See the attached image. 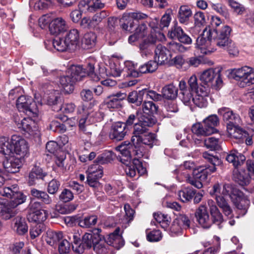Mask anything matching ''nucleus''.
Instances as JSON below:
<instances>
[{
	"label": "nucleus",
	"mask_w": 254,
	"mask_h": 254,
	"mask_svg": "<svg viewBox=\"0 0 254 254\" xmlns=\"http://www.w3.org/2000/svg\"><path fill=\"white\" fill-rule=\"evenodd\" d=\"M86 173L87 176L100 179L103 176V168L98 164H93L89 167Z\"/></svg>",
	"instance_id": "nucleus-47"
},
{
	"label": "nucleus",
	"mask_w": 254,
	"mask_h": 254,
	"mask_svg": "<svg viewBox=\"0 0 254 254\" xmlns=\"http://www.w3.org/2000/svg\"><path fill=\"white\" fill-rule=\"evenodd\" d=\"M231 74L235 80L241 81L240 86L242 87L254 84V69L251 67L245 66L233 69Z\"/></svg>",
	"instance_id": "nucleus-8"
},
{
	"label": "nucleus",
	"mask_w": 254,
	"mask_h": 254,
	"mask_svg": "<svg viewBox=\"0 0 254 254\" xmlns=\"http://www.w3.org/2000/svg\"><path fill=\"white\" fill-rule=\"evenodd\" d=\"M14 230L19 235H24L28 231V226L25 218L17 216L13 220Z\"/></svg>",
	"instance_id": "nucleus-37"
},
{
	"label": "nucleus",
	"mask_w": 254,
	"mask_h": 254,
	"mask_svg": "<svg viewBox=\"0 0 254 254\" xmlns=\"http://www.w3.org/2000/svg\"><path fill=\"white\" fill-rule=\"evenodd\" d=\"M44 225L42 223L33 225L30 229V235L32 239L38 237L44 231Z\"/></svg>",
	"instance_id": "nucleus-55"
},
{
	"label": "nucleus",
	"mask_w": 254,
	"mask_h": 254,
	"mask_svg": "<svg viewBox=\"0 0 254 254\" xmlns=\"http://www.w3.org/2000/svg\"><path fill=\"white\" fill-rule=\"evenodd\" d=\"M71 50H74L79 41V32L76 29H72L66 34L64 38Z\"/></svg>",
	"instance_id": "nucleus-35"
},
{
	"label": "nucleus",
	"mask_w": 254,
	"mask_h": 254,
	"mask_svg": "<svg viewBox=\"0 0 254 254\" xmlns=\"http://www.w3.org/2000/svg\"><path fill=\"white\" fill-rule=\"evenodd\" d=\"M171 54L169 50L161 44H158L155 50V59L158 64L162 65L170 62Z\"/></svg>",
	"instance_id": "nucleus-19"
},
{
	"label": "nucleus",
	"mask_w": 254,
	"mask_h": 254,
	"mask_svg": "<svg viewBox=\"0 0 254 254\" xmlns=\"http://www.w3.org/2000/svg\"><path fill=\"white\" fill-rule=\"evenodd\" d=\"M60 82L66 92H70L73 90V84L75 81L69 74L66 73V75L61 76Z\"/></svg>",
	"instance_id": "nucleus-42"
},
{
	"label": "nucleus",
	"mask_w": 254,
	"mask_h": 254,
	"mask_svg": "<svg viewBox=\"0 0 254 254\" xmlns=\"http://www.w3.org/2000/svg\"><path fill=\"white\" fill-rule=\"evenodd\" d=\"M124 210L125 211V216L123 223H129L133 220L135 211L128 204H125Z\"/></svg>",
	"instance_id": "nucleus-57"
},
{
	"label": "nucleus",
	"mask_w": 254,
	"mask_h": 254,
	"mask_svg": "<svg viewBox=\"0 0 254 254\" xmlns=\"http://www.w3.org/2000/svg\"><path fill=\"white\" fill-rule=\"evenodd\" d=\"M221 187L219 183L215 184L212 188V195L215 196L217 205L221 208L224 215L229 218L233 217V211L224 195L221 194Z\"/></svg>",
	"instance_id": "nucleus-12"
},
{
	"label": "nucleus",
	"mask_w": 254,
	"mask_h": 254,
	"mask_svg": "<svg viewBox=\"0 0 254 254\" xmlns=\"http://www.w3.org/2000/svg\"><path fill=\"white\" fill-rule=\"evenodd\" d=\"M104 7V3L101 0H82L79 4V8L85 12H93Z\"/></svg>",
	"instance_id": "nucleus-26"
},
{
	"label": "nucleus",
	"mask_w": 254,
	"mask_h": 254,
	"mask_svg": "<svg viewBox=\"0 0 254 254\" xmlns=\"http://www.w3.org/2000/svg\"><path fill=\"white\" fill-rule=\"evenodd\" d=\"M218 113L219 115L223 117V120L227 122V126L236 125L240 124L241 119L238 114H235L229 108L226 107H222L218 109Z\"/></svg>",
	"instance_id": "nucleus-17"
},
{
	"label": "nucleus",
	"mask_w": 254,
	"mask_h": 254,
	"mask_svg": "<svg viewBox=\"0 0 254 254\" xmlns=\"http://www.w3.org/2000/svg\"><path fill=\"white\" fill-rule=\"evenodd\" d=\"M140 131L137 129L135 131V135L132 136L131 142L125 141L119 145L117 149L121 154L120 160L125 165L124 169L127 176L133 178L136 175L135 166L132 163V156L137 158L142 157L148 148H151L154 143H151V137L143 139L139 135Z\"/></svg>",
	"instance_id": "nucleus-1"
},
{
	"label": "nucleus",
	"mask_w": 254,
	"mask_h": 254,
	"mask_svg": "<svg viewBox=\"0 0 254 254\" xmlns=\"http://www.w3.org/2000/svg\"><path fill=\"white\" fill-rule=\"evenodd\" d=\"M228 4L238 14L242 15L246 10V8L243 4L238 3L234 0H229Z\"/></svg>",
	"instance_id": "nucleus-60"
},
{
	"label": "nucleus",
	"mask_w": 254,
	"mask_h": 254,
	"mask_svg": "<svg viewBox=\"0 0 254 254\" xmlns=\"http://www.w3.org/2000/svg\"><path fill=\"white\" fill-rule=\"evenodd\" d=\"M158 110V107L152 101H145L142 105L143 114H140L138 118V122L135 123L134 127V131L132 132V136L135 135L136 129L139 130L140 134L139 135L141 136L143 139L151 137V143H154L156 138L154 133L148 132V127H152L156 122V120L152 116V114L156 113Z\"/></svg>",
	"instance_id": "nucleus-4"
},
{
	"label": "nucleus",
	"mask_w": 254,
	"mask_h": 254,
	"mask_svg": "<svg viewBox=\"0 0 254 254\" xmlns=\"http://www.w3.org/2000/svg\"><path fill=\"white\" fill-rule=\"evenodd\" d=\"M239 124H236V125L228 126V132L230 136L236 138L240 139L243 136L246 137L247 133L241 127L239 126Z\"/></svg>",
	"instance_id": "nucleus-40"
},
{
	"label": "nucleus",
	"mask_w": 254,
	"mask_h": 254,
	"mask_svg": "<svg viewBox=\"0 0 254 254\" xmlns=\"http://www.w3.org/2000/svg\"><path fill=\"white\" fill-rule=\"evenodd\" d=\"M67 74H69L75 82L82 80L86 76V72L83 70V68L81 65L71 66L67 69Z\"/></svg>",
	"instance_id": "nucleus-32"
},
{
	"label": "nucleus",
	"mask_w": 254,
	"mask_h": 254,
	"mask_svg": "<svg viewBox=\"0 0 254 254\" xmlns=\"http://www.w3.org/2000/svg\"><path fill=\"white\" fill-rule=\"evenodd\" d=\"M231 31V27L228 25L223 26L220 29L211 30L212 38L215 44L220 48L227 47L232 41L230 39Z\"/></svg>",
	"instance_id": "nucleus-10"
},
{
	"label": "nucleus",
	"mask_w": 254,
	"mask_h": 254,
	"mask_svg": "<svg viewBox=\"0 0 254 254\" xmlns=\"http://www.w3.org/2000/svg\"><path fill=\"white\" fill-rule=\"evenodd\" d=\"M144 93L143 90L131 92L128 96V101L135 104L136 106L140 105L143 101Z\"/></svg>",
	"instance_id": "nucleus-48"
},
{
	"label": "nucleus",
	"mask_w": 254,
	"mask_h": 254,
	"mask_svg": "<svg viewBox=\"0 0 254 254\" xmlns=\"http://www.w3.org/2000/svg\"><path fill=\"white\" fill-rule=\"evenodd\" d=\"M94 64L95 62L94 61L88 63L85 68H83V70L86 72V75L90 76L91 80L97 82L100 80V78L94 72Z\"/></svg>",
	"instance_id": "nucleus-52"
},
{
	"label": "nucleus",
	"mask_w": 254,
	"mask_h": 254,
	"mask_svg": "<svg viewBox=\"0 0 254 254\" xmlns=\"http://www.w3.org/2000/svg\"><path fill=\"white\" fill-rule=\"evenodd\" d=\"M2 165L7 173H15L18 171L21 163L19 158L10 155L8 158L6 157L3 161Z\"/></svg>",
	"instance_id": "nucleus-27"
},
{
	"label": "nucleus",
	"mask_w": 254,
	"mask_h": 254,
	"mask_svg": "<svg viewBox=\"0 0 254 254\" xmlns=\"http://www.w3.org/2000/svg\"><path fill=\"white\" fill-rule=\"evenodd\" d=\"M94 250L97 254H111L110 246L105 240H100L94 245Z\"/></svg>",
	"instance_id": "nucleus-43"
},
{
	"label": "nucleus",
	"mask_w": 254,
	"mask_h": 254,
	"mask_svg": "<svg viewBox=\"0 0 254 254\" xmlns=\"http://www.w3.org/2000/svg\"><path fill=\"white\" fill-rule=\"evenodd\" d=\"M91 116L85 115L79 121L80 130L88 136H90L92 131V126L91 125Z\"/></svg>",
	"instance_id": "nucleus-34"
},
{
	"label": "nucleus",
	"mask_w": 254,
	"mask_h": 254,
	"mask_svg": "<svg viewBox=\"0 0 254 254\" xmlns=\"http://www.w3.org/2000/svg\"><path fill=\"white\" fill-rule=\"evenodd\" d=\"M18 190L17 186H12V188L6 187L0 190L1 195L11 199L7 203L0 199V217L1 219L7 220L14 217L17 213L15 208L25 201V196Z\"/></svg>",
	"instance_id": "nucleus-3"
},
{
	"label": "nucleus",
	"mask_w": 254,
	"mask_h": 254,
	"mask_svg": "<svg viewBox=\"0 0 254 254\" xmlns=\"http://www.w3.org/2000/svg\"><path fill=\"white\" fill-rule=\"evenodd\" d=\"M133 30L134 33L128 37V42L132 44L139 39H142L139 44L140 54L142 57H147L151 55L157 42L165 39L164 34L159 31H156L153 30L149 32L147 24L145 22L137 24Z\"/></svg>",
	"instance_id": "nucleus-2"
},
{
	"label": "nucleus",
	"mask_w": 254,
	"mask_h": 254,
	"mask_svg": "<svg viewBox=\"0 0 254 254\" xmlns=\"http://www.w3.org/2000/svg\"><path fill=\"white\" fill-rule=\"evenodd\" d=\"M183 229L190 228V221L189 218L185 214L178 215L174 220Z\"/></svg>",
	"instance_id": "nucleus-56"
},
{
	"label": "nucleus",
	"mask_w": 254,
	"mask_h": 254,
	"mask_svg": "<svg viewBox=\"0 0 254 254\" xmlns=\"http://www.w3.org/2000/svg\"><path fill=\"white\" fill-rule=\"evenodd\" d=\"M120 230L116 229L115 231L109 234L105 241L108 246L119 249L124 245V241L122 236L119 234Z\"/></svg>",
	"instance_id": "nucleus-29"
},
{
	"label": "nucleus",
	"mask_w": 254,
	"mask_h": 254,
	"mask_svg": "<svg viewBox=\"0 0 254 254\" xmlns=\"http://www.w3.org/2000/svg\"><path fill=\"white\" fill-rule=\"evenodd\" d=\"M168 36L171 39H177L180 43L185 44H190L192 40L185 32L181 27L174 25L168 33Z\"/></svg>",
	"instance_id": "nucleus-18"
},
{
	"label": "nucleus",
	"mask_w": 254,
	"mask_h": 254,
	"mask_svg": "<svg viewBox=\"0 0 254 254\" xmlns=\"http://www.w3.org/2000/svg\"><path fill=\"white\" fill-rule=\"evenodd\" d=\"M204 144L207 148L211 150H217L219 148L218 139L213 137L205 139Z\"/></svg>",
	"instance_id": "nucleus-58"
},
{
	"label": "nucleus",
	"mask_w": 254,
	"mask_h": 254,
	"mask_svg": "<svg viewBox=\"0 0 254 254\" xmlns=\"http://www.w3.org/2000/svg\"><path fill=\"white\" fill-rule=\"evenodd\" d=\"M126 125L122 122H117L112 126L110 137L117 140H122L127 133Z\"/></svg>",
	"instance_id": "nucleus-23"
},
{
	"label": "nucleus",
	"mask_w": 254,
	"mask_h": 254,
	"mask_svg": "<svg viewBox=\"0 0 254 254\" xmlns=\"http://www.w3.org/2000/svg\"><path fill=\"white\" fill-rule=\"evenodd\" d=\"M200 80L203 87L219 88L222 84V79L220 75V70L216 71L213 68H208L202 72L200 76Z\"/></svg>",
	"instance_id": "nucleus-7"
},
{
	"label": "nucleus",
	"mask_w": 254,
	"mask_h": 254,
	"mask_svg": "<svg viewBox=\"0 0 254 254\" xmlns=\"http://www.w3.org/2000/svg\"><path fill=\"white\" fill-rule=\"evenodd\" d=\"M188 84L189 85V90H190L191 92H194L195 93L197 92V91L202 87L203 88V85L202 84L198 86L197 83V79L196 76L195 75H192L189 79Z\"/></svg>",
	"instance_id": "nucleus-59"
},
{
	"label": "nucleus",
	"mask_w": 254,
	"mask_h": 254,
	"mask_svg": "<svg viewBox=\"0 0 254 254\" xmlns=\"http://www.w3.org/2000/svg\"><path fill=\"white\" fill-rule=\"evenodd\" d=\"M47 175V173L43 171V169L39 166L34 167L29 175V183L30 185L35 184L36 179H42Z\"/></svg>",
	"instance_id": "nucleus-36"
},
{
	"label": "nucleus",
	"mask_w": 254,
	"mask_h": 254,
	"mask_svg": "<svg viewBox=\"0 0 254 254\" xmlns=\"http://www.w3.org/2000/svg\"><path fill=\"white\" fill-rule=\"evenodd\" d=\"M162 237V233L159 230H153L147 233V239L150 242L159 241Z\"/></svg>",
	"instance_id": "nucleus-61"
},
{
	"label": "nucleus",
	"mask_w": 254,
	"mask_h": 254,
	"mask_svg": "<svg viewBox=\"0 0 254 254\" xmlns=\"http://www.w3.org/2000/svg\"><path fill=\"white\" fill-rule=\"evenodd\" d=\"M46 234V241L51 246L54 245L63 238V233L61 232H55L49 230L47 231Z\"/></svg>",
	"instance_id": "nucleus-41"
},
{
	"label": "nucleus",
	"mask_w": 254,
	"mask_h": 254,
	"mask_svg": "<svg viewBox=\"0 0 254 254\" xmlns=\"http://www.w3.org/2000/svg\"><path fill=\"white\" fill-rule=\"evenodd\" d=\"M211 30L209 27L205 28L201 35L196 39L197 47L200 49L201 53L204 55H208L215 51L211 47Z\"/></svg>",
	"instance_id": "nucleus-13"
},
{
	"label": "nucleus",
	"mask_w": 254,
	"mask_h": 254,
	"mask_svg": "<svg viewBox=\"0 0 254 254\" xmlns=\"http://www.w3.org/2000/svg\"><path fill=\"white\" fill-rule=\"evenodd\" d=\"M148 17L145 13L140 11H136L125 13L122 17L123 29L132 32L134 27L139 24V21L144 20Z\"/></svg>",
	"instance_id": "nucleus-11"
},
{
	"label": "nucleus",
	"mask_w": 254,
	"mask_h": 254,
	"mask_svg": "<svg viewBox=\"0 0 254 254\" xmlns=\"http://www.w3.org/2000/svg\"><path fill=\"white\" fill-rule=\"evenodd\" d=\"M232 201L237 209L242 210L244 214L246 213L250 204V201L247 196L240 193L237 194Z\"/></svg>",
	"instance_id": "nucleus-31"
},
{
	"label": "nucleus",
	"mask_w": 254,
	"mask_h": 254,
	"mask_svg": "<svg viewBox=\"0 0 254 254\" xmlns=\"http://www.w3.org/2000/svg\"><path fill=\"white\" fill-rule=\"evenodd\" d=\"M59 198L62 201L67 202L73 198V194L70 190L64 189L61 193Z\"/></svg>",
	"instance_id": "nucleus-62"
},
{
	"label": "nucleus",
	"mask_w": 254,
	"mask_h": 254,
	"mask_svg": "<svg viewBox=\"0 0 254 254\" xmlns=\"http://www.w3.org/2000/svg\"><path fill=\"white\" fill-rule=\"evenodd\" d=\"M97 238H98L99 236L91 233H85L82 236L81 242L88 249L91 248L92 246L94 247L96 242H98V241L96 240Z\"/></svg>",
	"instance_id": "nucleus-50"
},
{
	"label": "nucleus",
	"mask_w": 254,
	"mask_h": 254,
	"mask_svg": "<svg viewBox=\"0 0 254 254\" xmlns=\"http://www.w3.org/2000/svg\"><path fill=\"white\" fill-rule=\"evenodd\" d=\"M202 156L208 160L211 164V166H205V168L198 170L197 172H194L191 177L188 172H184V181L194 186L196 188L200 189L203 187V183L205 182L208 175L216 170V166L220 163V160L217 157L213 156L207 152L203 153Z\"/></svg>",
	"instance_id": "nucleus-5"
},
{
	"label": "nucleus",
	"mask_w": 254,
	"mask_h": 254,
	"mask_svg": "<svg viewBox=\"0 0 254 254\" xmlns=\"http://www.w3.org/2000/svg\"><path fill=\"white\" fill-rule=\"evenodd\" d=\"M226 159L229 163H232L235 167H237L244 163L246 157L236 150H232L227 155Z\"/></svg>",
	"instance_id": "nucleus-33"
},
{
	"label": "nucleus",
	"mask_w": 254,
	"mask_h": 254,
	"mask_svg": "<svg viewBox=\"0 0 254 254\" xmlns=\"http://www.w3.org/2000/svg\"><path fill=\"white\" fill-rule=\"evenodd\" d=\"M60 185V182L55 179H53L48 184L47 187L48 192L50 194H55L58 191Z\"/></svg>",
	"instance_id": "nucleus-63"
},
{
	"label": "nucleus",
	"mask_w": 254,
	"mask_h": 254,
	"mask_svg": "<svg viewBox=\"0 0 254 254\" xmlns=\"http://www.w3.org/2000/svg\"><path fill=\"white\" fill-rule=\"evenodd\" d=\"M234 180L240 185L245 186L249 184L250 177L245 172H239L236 171L233 174Z\"/></svg>",
	"instance_id": "nucleus-45"
},
{
	"label": "nucleus",
	"mask_w": 254,
	"mask_h": 254,
	"mask_svg": "<svg viewBox=\"0 0 254 254\" xmlns=\"http://www.w3.org/2000/svg\"><path fill=\"white\" fill-rule=\"evenodd\" d=\"M208 205L209 207V211L211 216L212 224H215L218 226L219 228L222 226L221 223L224 221L223 216L213 200L209 199L208 200Z\"/></svg>",
	"instance_id": "nucleus-25"
},
{
	"label": "nucleus",
	"mask_w": 254,
	"mask_h": 254,
	"mask_svg": "<svg viewBox=\"0 0 254 254\" xmlns=\"http://www.w3.org/2000/svg\"><path fill=\"white\" fill-rule=\"evenodd\" d=\"M68 28L66 21L62 17L54 19L49 24V30L51 34L58 35L67 30Z\"/></svg>",
	"instance_id": "nucleus-22"
},
{
	"label": "nucleus",
	"mask_w": 254,
	"mask_h": 254,
	"mask_svg": "<svg viewBox=\"0 0 254 254\" xmlns=\"http://www.w3.org/2000/svg\"><path fill=\"white\" fill-rule=\"evenodd\" d=\"M237 190L235 189L233 186L229 184H225L223 186L222 189H221V194L226 196L229 195L233 200L234 198L233 195H237Z\"/></svg>",
	"instance_id": "nucleus-53"
},
{
	"label": "nucleus",
	"mask_w": 254,
	"mask_h": 254,
	"mask_svg": "<svg viewBox=\"0 0 254 254\" xmlns=\"http://www.w3.org/2000/svg\"><path fill=\"white\" fill-rule=\"evenodd\" d=\"M0 153L5 156L13 154L12 144L5 137H0Z\"/></svg>",
	"instance_id": "nucleus-39"
},
{
	"label": "nucleus",
	"mask_w": 254,
	"mask_h": 254,
	"mask_svg": "<svg viewBox=\"0 0 254 254\" xmlns=\"http://www.w3.org/2000/svg\"><path fill=\"white\" fill-rule=\"evenodd\" d=\"M11 142L13 146V153L24 156L28 151V146L26 141L17 135L11 136Z\"/></svg>",
	"instance_id": "nucleus-14"
},
{
	"label": "nucleus",
	"mask_w": 254,
	"mask_h": 254,
	"mask_svg": "<svg viewBox=\"0 0 254 254\" xmlns=\"http://www.w3.org/2000/svg\"><path fill=\"white\" fill-rule=\"evenodd\" d=\"M16 107L19 112H23L29 117H36L38 112L37 105L33 99L21 96L16 100Z\"/></svg>",
	"instance_id": "nucleus-9"
},
{
	"label": "nucleus",
	"mask_w": 254,
	"mask_h": 254,
	"mask_svg": "<svg viewBox=\"0 0 254 254\" xmlns=\"http://www.w3.org/2000/svg\"><path fill=\"white\" fill-rule=\"evenodd\" d=\"M178 88L173 84L167 85L162 89V95L168 99H174L178 95Z\"/></svg>",
	"instance_id": "nucleus-44"
},
{
	"label": "nucleus",
	"mask_w": 254,
	"mask_h": 254,
	"mask_svg": "<svg viewBox=\"0 0 254 254\" xmlns=\"http://www.w3.org/2000/svg\"><path fill=\"white\" fill-rule=\"evenodd\" d=\"M97 221V217L95 215L86 216L78 220L79 226L83 228H90L95 225Z\"/></svg>",
	"instance_id": "nucleus-49"
},
{
	"label": "nucleus",
	"mask_w": 254,
	"mask_h": 254,
	"mask_svg": "<svg viewBox=\"0 0 254 254\" xmlns=\"http://www.w3.org/2000/svg\"><path fill=\"white\" fill-rule=\"evenodd\" d=\"M158 68V64L156 61H149L147 63L143 64L139 67L138 70L130 69L128 74L133 77H137L143 73H152Z\"/></svg>",
	"instance_id": "nucleus-15"
},
{
	"label": "nucleus",
	"mask_w": 254,
	"mask_h": 254,
	"mask_svg": "<svg viewBox=\"0 0 254 254\" xmlns=\"http://www.w3.org/2000/svg\"><path fill=\"white\" fill-rule=\"evenodd\" d=\"M70 250V243L64 239L62 241L59 246V252L60 254H67Z\"/></svg>",
	"instance_id": "nucleus-64"
},
{
	"label": "nucleus",
	"mask_w": 254,
	"mask_h": 254,
	"mask_svg": "<svg viewBox=\"0 0 254 254\" xmlns=\"http://www.w3.org/2000/svg\"><path fill=\"white\" fill-rule=\"evenodd\" d=\"M45 45L47 49H51V46L59 52H64L67 50H71L65 38H56L53 40H49L45 42Z\"/></svg>",
	"instance_id": "nucleus-24"
},
{
	"label": "nucleus",
	"mask_w": 254,
	"mask_h": 254,
	"mask_svg": "<svg viewBox=\"0 0 254 254\" xmlns=\"http://www.w3.org/2000/svg\"><path fill=\"white\" fill-rule=\"evenodd\" d=\"M75 108V105L72 103H65L62 105L60 104L58 107H54V110L57 112L61 111L65 114H68L73 112Z\"/></svg>",
	"instance_id": "nucleus-54"
},
{
	"label": "nucleus",
	"mask_w": 254,
	"mask_h": 254,
	"mask_svg": "<svg viewBox=\"0 0 254 254\" xmlns=\"http://www.w3.org/2000/svg\"><path fill=\"white\" fill-rule=\"evenodd\" d=\"M96 35L93 32L85 34L82 39V45L84 48L90 49L95 46L96 43Z\"/></svg>",
	"instance_id": "nucleus-46"
},
{
	"label": "nucleus",
	"mask_w": 254,
	"mask_h": 254,
	"mask_svg": "<svg viewBox=\"0 0 254 254\" xmlns=\"http://www.w3.org/2000/svg\"><path fill=\"white\" fill-rule=\"evenodd\" d=\"M126 97L125 93L119 92L107 96L105 100V103L107 108L110 109H118L121 106V101Z\"/></svg>",
	"instance_id": "nucleus-21"
},
{
	"label": "nucleus",
	"mask_w": 254,
	"mask_h": 254,
	"mask_svg": "<svg viewBox=\"0 0 254 254\" xmlns=\"http://www.w3.org/2000/svg\"><path fill=\"white\" fill-rule=\"evenodd\" d=\"M195 194L194 190L190 188H185L180 190L178 193V195L182 201L186 202L190 200Z\"/></svg>",
	"instance_id": "nucleus-51"
},
{
	"label": "nucleus",
	"mask_w": 254,
	"mask_h": 254,
	"mask_svg": "<svg viewBox=\"0 0 254 254\" xmlns=\"http://www.w3.org/2000/svg\"><path fill=\"white\" fill-rule=\"evenodd\" d=\"M31 117L24 118L20 123L17 124V126L18 128H21L30 135H34L37 134L35 132L37 131V127L35 122L31 119Z\"/></svg>",
	"instance_id": "nucleus-28"
},
{
	"label": "nucleus",
	"mask_w": 254,
	"mask_h": 254,
	"mask_svg": "<svg viewBox=\"0 0 254 254\" xmlns=\"http://www.w3.org/2000/svg\"><path fill=\"white\" fill-rule=\"evenodd\" d=\"M192 15V12L190 7L187 5H182L179 8L177 18L181 24L188 25Z\"/></svg>",
	"instance_id": "nucleus-30"
},
{
	"label": "nucleus",
	"mask_w": 254,
	"mask_h": 254,
	"mask_svg": "<svg viewBox=\"0 0 254 254\" xmlns=\"http://www.w3.org/2000/svg\"><path fill=\"white\" fill-rule=\"evenodd\" d=\"M195 217L198 223L204 228H209L212 224L206 206L201 205L196 209Z\"/></svg>",
	"instance_id": "nucleus-16"
},
{
	"label": "nucleus",
	"mask_w": 254,
	"mask_h": 254,
	"mask_svg": "<svg viewBox=\"0 0 254 254\" xmlns=\"http://www.w3.org/2000/svg\"><path fill=\"white\" fill-rule=\"evenodd\" d=\"M219 123V119L216 115H210L202 123L194 124L191 127V131L198 136L210 135L217 131L215 127Z\"/></svg>",
	"instance_id": "nucleus-6"
},
{
	"label": "nucleus",
	"mask_w": 254,
	"mask_h": 254,
	"mask_svg": "<svg viewBox=\"0 0 254 254\" xmlns=\"http://www.w3.org/2000/svg\"><path fill=\"white\" fill-rule=\"evenodd\" d=\"M48 212L43 209L36 210L30 213L28 216L29 220L41 223L44 221L47 218Z\"/></svg>",
	"instance_id": "nucleus-38"
},
{
	"label": "nucleus",
	"mask_w": 254,
	"mask_h": 254,
	"mask_svg": "<svg viewBox=\"0 0 254 254\" xmlns=\"http://www.w3.org/2000/svg\"><path fill=\"white\" fill-rule=\"evenodd\" d=\"M210 90L208 87H201L192 98V102L199 108L206 107L208 105V95Z\"/></svg>",
	"instance_id": "nucleus-20"
}]
</instances>
